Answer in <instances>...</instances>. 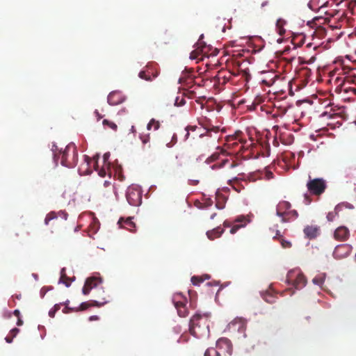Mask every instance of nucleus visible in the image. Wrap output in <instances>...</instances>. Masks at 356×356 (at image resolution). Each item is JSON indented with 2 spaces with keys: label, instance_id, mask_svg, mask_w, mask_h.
<instances>
[{
  "label": "nucleus",
  "instance_id": "obj_1",
  "mask_svg": "<svg viewBox=\"0 0 356 356\" xmlns=\"http://www.w3.org/2000/svg\"><path fill=\"white\" fill-rule=\"evenodd\" d=\"M58 159H60L62 165L70 168L75 167L78 162V152L75 145L73 143L67 145L63 151L60 152L58 155L54 153L56 165H58Z\"/></svg>",
  "mask_w": 356,
  "mask_h": 356
},
{
  "label": "nucleus",
  "instance_id": "obj_2",
  "mask_svg": "<svg viewBox=\"0 0 356 356\" xmlns=\"http://www.w3.org/2000/svg\"><path fill=\"white\" fill-rule=\"evenodd\" d=\"M209 320L206 315L196 314L191 318L189 323L190 333L197 338H200L209 332Z\"/></svg>",
  "mask_w": 356,
  "mask_h": 356
},
{
  "label": "nucleus",
  "instance_id": "obj_3",
  "mask_svg": "<svg viewBox=\"0 0 356 356\" xmlns=\"http://www.w3.org/2000/svg\"><path fill=\"white\" fill-rule=\"evenodd\" d=\"M307 188L311 195L320 196L327 188V182L323 178H314L309 177L307 183Z\"/></svg>",
  "mask_w": 356,
  "mask_h": 356
},
{
  "label": "nucleus",
  "instance_id": "obj_4",
  "mask_svg": "<svg viewBox=\"0 0 356 356\" xmlns=\"http://www.w3.org/2000/svg\"><path fill=\"white\" fill-rule=\"evenodd\" d=\"M127 200L131 206H139L142 202V192L138 186L131 185L126 193Z\"/></svg>",
  "mask_w": 356,
  "mask_h": 356
},
{
  "label": "nucleus",
  "instance_id": "obj_5",
  "mask_svg": "<svg viewBox=\"0 0 356 356\" xmlns=\"http://www.w3.org/2000/svg\"><path fill=\"white\" fill-rule=\"evenodd\" d=\"M172 302L180 317H186L188 314L186 307L187 299L181 293H175L173 296Z\"/></svg>",
  "mask_w": 356,
  "mask_h": 356
},
{
  "label": "nucleus",
  "instance_id": "obj_6",
  "mask_svg": "<svg viewBox=\"0 0 356 356\" xmlns=\"http://www.w3.org/2000/svg\"><path fill=\"white\" fill-rule=\"evenodd\" d=\"M287 282L291 284L296 289L303 288L307 284V280L305 275L300 273L290 271L287 274Z\"/></svg>",
  "mask_w": 356,
  "mask_h": 356
},
{
  "label": "nucleus",
  "instance_id": "obj_7",
  "mask_svg": "<svg viewBox=\"0 0 356 356\" xmlns=\"http://www.w3.org/2000/svg\"><path fill=\"white\" fill-rule=\"evenodd\" d=\"M108 301L106 299V298H102V301H97V300H90L88 302H82L79 309H73L67 307V304L69 300H67L64 304L65 305V307L63 309V313H67L69 311H84L91 307H101L104 305Z\"/></svg>",
  "mask_w": 356,
  "mask_h": 356
},
{
  "label": "nucleus",
  "instance_id": "obj_8",
  "mask_svg": "<svg viewBox=\"0 0 356 356\" xmlns=\"http://www.w3.org/2000/svg\"><path fill=\"white\" fill-rule=\"evenodd\" d=\"M216 350H218L221 355L230 356L232 353V345L227 338H220L216 342Z\"/></svg>",
  "mask_w": 356,
  "mask_h": 356
},
{
  "label": "nucleus",
  "instance_id": "obj_9",
  "mask_svg": "<svg viewBox=\"0 0 356 356\" xmlns=\"http://www.w3.org/2000/svg\"><path fill=\"white\" fill-rule=\"evenodd\" d=\"M102 282V278L97 277H91L88 278L84 284V286L82 289V293L84 295H88L90 292V291L97 286H98L99 284H101Z\"/></svg>",
  "mask_w": 356,
  "mask_h": 356
},
{
  "label": "nucleus",
  "instance_id": "obj_10",
  "mask_svg": "<svg viewBox=\"0 0 356 356\" xmlns=\"http://www.w3.org/2000/svg\"><path fill=\"white\" fill-rule=\"evenodd\" d=\"M351 246L348 244H341L337 245L334 252L333 256L336 259H343L350 254Z\"/></svg>",
  "mask_w": 356,
  "mask_h": 356
},
{
  "label": "nucleus",
  "instance_id": "obj_11",
  "mask_svg": "<svg viewBox=\"0 0 356 356\" xmlns=\"http://www.w3.org/2000/svg\"><path fill=\"white\" fill-rule=\"evenodd\" d=\"M278 78L275 72H264L261 74V83L266 86H271Z\"/></svg>",
  "mask_w": 356,
  "mask_h": 356
},
{
  "label": "nucleus",
  "instance_id": "obj_12",
  "mask_svg": "<svg viewBox=\"0 0 356 356\" xmlns=\"http://www.w3.org/2000/svg\"><path fill=\"white\" fill-rule=\"evenodd\" d=\"M349 235V230L345 226L339 227L334 232V238L336 240L341 241H346L348 238Z\"/></svg>",
  "mask_w": 356,
  "mask_h": 356
},
{
  "label": "nucleus",
  "instance_id": "obj_13",
  "mask_svg": "<svg viewBox=\"0 0 356 356\" xmlns=\"http://www.w3.org/2000/svg\"><path fill=\"white\" fill-rule=\"evenodd\" d=\"M185 131H186V134H185V136H184V138L185 140H187L189 138V136H190V132H196L195 134H193V138H195V136H198L200 138H203L205 136V134H204L202 132V128L201 127H199L196 125H189V126H187L186 128H185Z\"/></svg>",
  "mask_w": 356,
  "mask_h": 356
},
{
  "label": "nucleus",
  "instance_id": "obj_14",
  "mask_svg": "<svg viewBox=\"0 0 356 356\" xmlns=\"http://www.w3.org/2000/svg\"><path fill=\"white\" fill-rule=\"evenodd\" d=\"M305 236L309 239L316 238L320 233V227L317 225H307L304 228Z\"/></svg>",
  "mask_w": 356,
  "mask_h": 356
},
{
  "label": "nucleus",
  "instance_id": "obj_15",
  "mask_svg": "<svg viewBox=\"0 0 356 356\" xmlns=\"http://www.w3.org/2000/svg\"><path fill=\"white\" fill-rule=\"evenodd\" d=\"M202 38H203V35L200 36L198 42L196 44V49H195L190 54V58L191 60L198 59L200 53L204 52V49L206 47V44L204 42L202 41Z\"/></svg>",
  "mask_w": 356,
  "mask_h": 356
},
{
  "label": "nucleus",
  "instance_id": "obj_16",
  "mask_svg": "<svg viewBox=\"0 0 356 356\" xmlns=\"http://www.w3.org/2000/svg\"><path fill=\"white\" fill-rule=\"evenodd\" d=\"M291 207L290 202L287 201H281L276 207V214L281 218L285 215L288 210Z\"/></svg>",
  "mask_w": 356,
  "mask_h": 356
},
{
  "label": "nucleus",
  "instance_id": "obj_17",
  "mask_svg": "<svg viewBox=\"0 0 356 356\" xmlns=\"http://www.w3.org/2000/svg\"><path fill=\"white\" fill-rule=\"evenodd\" d=\"M107 101L110 105L115 106L122 103L123 98L120 92L113 91L108 95Z\"/></svg>",
  "mask_w": 356,
  "mask_h": 356
},
{
  "label": "nucleus",
  "instance_id": "obj_18",
  "mask_svg": "<svg viewBox=\"0 0 356 356\" xmlns=\"http://www.w3.org/2000/svg\"><path fill=\"white\" fill-rule=\"evenodd\" d=\"M118 224L131 232L135 230L136 225L132 221V218H127L125 220L123 218H120L118 220Z\"/></svg>",
  "mask_w": 356,
  "mask_h": 356
},
{
  "label": "nucleus",
  "instance_id": "obj_19",
  "mask_svg": "<svg viewBox=\"0 0 356 356\" xmlns=\"http://www.w3.org/2000/svg\"><path fill=\"white\" fill-rule=\"evenodd\" d=\"M298 213L296 210H289L285 213V215L281 218L282 222H287L291 220H295L298 218Z\"/></svg>",
  "mask_w": 356,
  "mask_h": 356
},
{
  "label": "nucleus",
  "instance_id": "obj_20",
  "mask_svg": "<svg viewBox=\"0 0 356 356\" xmlns=\"http://www.w3.org/2000/svg\"><path fill=\"white\" fill-rule=\"evenodd\" d=\"M223 232L224 229H221L220 227H218L212 230L208 231L207 232V236L210 240H213L220 237Z\"/></svg>",
  "mask_w": 356,
  "mask_h": 356
},
{
  "label": "nucleus",
  "instance_id": "obj_21",
  "mask_svg": "<svg viewBox=\"0 0 356 356\" xmlns=\"http://www.w3.org/2000/svg\"><path fill=\"white\" fill-rule=\"evenodd\" d=\"M245 225L246 222H245L244 224H235L234 225H232V222L228 220H225L223 222V225L225 227H231L230 233L232 234H235L240 228L244 227Z\"/></svg>",
  "mask_w": 356,
  "mask_h": 356
},
{
  "label": "nucleus",
  "instance_id": "obj_22",
  "mask_svg": "<svg viewBox=\"0 0 356 356\" xmlns=\"http://www.w3.org/2000/svg\"><path fill=\"white\" fill-rule=\"evenodd\" d=\"M326 274L324 273H318L312 280L314 284L318 285L320 287H323V284L325 282Z\"/></svg>",
  "mask_w": 356,
  "mask_h": 356
},
{
  "label": "nucleus",
  "instance_id": "obj_23",
  "mask_svg": "<svg viewBox=\"0 0 356 356\" xmlns=\"http://www.w3.org/2000/svg\"><path fill=\"white\" fill-rule=\"evenodd\" d=\"M150 65H147L145 67V69L139 72L138 76L144 79L145 81H152V78L151 77L150 74H147V72H149L150 69Z\"/></svg>",
  "mask_w": 356,
  "mask_h": 356
},
{
  "label": "nucleus",
  "instance_id": "obj_24",
  "mask_svg": "<svg viewBox=\"0 0 356 356\" xmlns=\"http://www.w3.org/2000/svg\"><path fill=\"white\" fill-rule=\"evenodd\" d=\"M273 239H280L281 245L283 248H289L291 246V242L284 240L282 236L280 235V232L279 230L276 231V235L274 236Z\"/></svg>",
  "mask_w": 356,
  "mask_h": 356
},
{
  "label": "nucleus",
  "instance_id": "obj_25",
  "mask_svg": "<svg viewBox=\"0 0 356 356\" xmlns=\"http://www.w3.org/2000/svg\"><path fill=\"white\" fill-rule=\"evenodd\" d=\"M261 296L263 299L268 303H274L276 300V297L273 294L272 292L270 291H266L264 293H261Z\"/></svg>",
  "mask_w": 356,
  "mask_h": 356
},
{
  "label": "nucleus",
  "instance_id": "obj_26",
  "mask_svg": "<svg viewBox=\"0 0 356 356\" xmlns=\"http://www.w3.org/2000/svg\"><path fill=\"white\" fill-rule=\"evenodd\" d=\"M72 280L67 276L65 268H63L60 270V282L63 283L66 286H69Z\"/></svg>",
  "mask_w": 356,
  "mask_h": 356
},
{
  "label": "nucleus",
  "instance_id": "obj_27",
  "mask_svg": "<svg viewBox=\"0 0 356 356\" xmlns=\"http://www.w3.org/2000/svg\"><path fill=\"white\" fill-rule=\"evenodd\" d=\"M218 149H220V153H222V154H224L225 152V151L223 149H222V148L218 147ZM219 156H220V152H215L213 154H211L210 156H209L206 159L205 162L207 164H210V163H211L213 162H215L217 160H218Z\"/></svg>",
  "mask_w": 356,
  "mask_h": 356
},
{
  "label": "nucleus",
  "instance_id": "obj_28",
  "mask_svg": "<svg viewBox=\"0 0 356 356\" xmlns=\"http://www.w3.org/2000/svg\"><path fill=\"white\" fill-rule=\"evenodd\" d=\"M93 161V163H94V168H95V170H97V171H98V174H99V176H101V177H105V176H106V169H108V168H107V167H106V165H104L102 166V168L100 170H99V168H98V164H97V159H96V158H95V157H94V158H93V161Z\"/></svg>",
  "mask_w": 356,
  "mask_h": 356
},
{
  "label": "nucleus",
  "instance_id": "obj_29",
  "mask_svg": "<svg viewBox=\"0 0 356 356\" xmlns=\"http://www.w3.org/2000/svg\"><path fill=\"white\" fill-rule=\"evenodd\" d=\"M102 124L105 129H111L113 131H116L118 129L117 124L115 122L110 121L108 120H104Z\"/></svg>",
  "mask_w": 356,
  "mask_h": 356
},
{
  "label": "nucleus",
  "instance_id": "obj_30",
  "mask_svg": "<svg viewBox=\"0 0 356 356\" xmlns=\"http://www.w3.org/2000/svg\"><path fill=\"white\" fill-rule=\"evenodd\" d=\"M242 133L241 131H237L234 135L228 136L226 138V141L227 142V143H231L232 141H234V140H238V141L241 142V138L239 137H240V135ZM227 145H230L229 144H227Z\"/></svg>",
  "mask_w": 356,
  "mask_h": 356
},
{
  "label": "nucleus",
  "instance_id": "obj_31",
  "mask_svg": "<svg viewBox=\"0 0 356 356\" xmlns=\"http://www.w3.org/2000/svg\"><path fill=\"white\" fill-rule=\"evenodd\" d=\"M204 356H221V353L214 348H209L205 351Z\"/></svg>",
  "mask_w": 356,
  "mask_h": 356
},
{
  "label": "nucleus",
  "instance_id": "obj_32",
  "mask_svg": "<svg viewBox=\"0 0 356 356\" xmlns=\"http://www.w3.org/2000/svg\"><path fill=\"white\" fill-rule=\"evenodd\" d=\"M152 127L154 128V130L159 129L160 127V122L155 119H152L147 124V129L148 130H151Z\"/></svg>",
  "mask_w": 356,
  "mask_h": 356
},
{
  "label": "nucleus",
  "instance_id": "obj_33",
  "mask_svg": "<svg viewBox=\"0 0 356 356\" xmlns=\"http://www.w3.org/2000/svg\"><path fill=\"white\" fill-rule=\"evenodd\" d=\"M104 186L105 188H108V190L107 191L103 193L104 196L109 197V195L114 191V188L113 186H111V182L108 181H105L104 183Z\"/></svg>",
  "mask_w": 356,
  "mask_h": 356
},
{
  "label": "nucleus",
  "instance_id": "obj_34",
  "mask_svg": "<svg viewBox=\"0 0 356 356\" xmlns=\"http://www.w3.org/2000/svg\"><path fill=\"white\" fill-rule=\"evenodd\" d=\"M343 208H346V209H354V206L352 204L346 202L339 203V204H338L336 206V210H339V211Z\"/></svg>",
  "mask_w": 356,
  "mask_h": 356
},
{
  "label": "nucleus",
  "instance_id": "obj_35",
  "mask_svg": "<svg viewBox=\"0 0 356 356\" xmlns=\"http://www.w3.org/2000/svg\"><path fill=\"white\" fill-rule=\"evenodd\" d=\"M56 218H57L56 213L54 211H51L46 216L45 219H44V224L47 225H49V222L51 220L56 219Z\"/></svg>",
  "mask_w": 356,
  "mask_h": 356
},
{
  "label": "nucleus",
  "instance_id": "obj_36",
  "mask_svg": "<svg viewBox=\"0 0 356 356\" xmlns=\"http://www.w3.org/2000/svg\"><path fill=\"white\" fill-rule=\"evenodd\" d=\"M147 65H150L151 66H150V69L149 70V72H147V74H150L151 77L153 79L158 76V72H157L156 70L154 69L155 64L151 63H148Z\"/></svg>",
  "mask_w": 356,
  "mask_h": 356
},
{
  "label": "nucleus",
  "instance_id": "obj_37",
  "mask_svg": "<svg viewBox=\"0 0 356 356\" xmlns=\"http://www.w3.org/2000/svg\"><path fill=\"white\" fill-rule=\"evenodd\" d=\"M229 162L228 159H224L222 161L218 163H215L211 166L212 170H218L223 168L227 163Z\"/></svg>",
  "mask_w": 356,
  "mask_h": 356
},
{
  "label": "nucleus",
  "instance_id": "obj_38",
  "mask_svg": "<svg viewBox=\"0 0 356 356\" xmlns=\"http://www.w3.org/2000/svg\"><path fill=\"white\" fill-rule=\"evenodd\" d=\"M339 212V210H336V207L334 208V210L333 211H330L327 213V219L328 221L330 222H332L336 216L338 214V213Z\"/></svg>",
  "mask_w": 356,
  "mask_h": 356
},
{
  "label": "nucleus",
  "instance_id": "obj_39",
  "mask_svg": "<svg viewBox=\"0 0 356 356\" xmlns=\"http://www.w3.org/2000/svg\"><path fill=\"white\" fill-rule=\"evenodd\" d=\"M191 282L194 285H198L200 283L204 282V279L202 277L193 276L191 277Z\"/></svg>",
  "mask_w": 356,
  "mask_h": 356
},
{
  "label": "nucleus",
  "instance_id": "obj_40",
  "mask_svg": "<svg viewBox=\"0 0 356 356\" xmlns=\"http://www.w3.org/2000/svg\"><path fill=\"white\" fill-rule=\"evenodd\" d=\"M186 104V101L183 97L181 98L177 97L175 100V105L177 106H183Z\"/></svg>",
  "mask_w": 356,
  "mask_h": 356
},
{
  "label": "nucleus",
  "instance_id": "obj_41",
  "mask_svg": "<svg viewBox=\"0 0 356 356\" xmlns=\"http://www.w3.org/2000/svg\"><path fill=\"white\" fill-rule=\"evenodd\" d=\"M219 130V128L218 127H212V128L207 129L204 134H205V136L211 137L210 133L211 131L218 132Z\"/></svg>",
  "mask_w": 356,
  "mask_h": 356
},
{
  "label": "nucleus",
  "instance_id": "obj_42",
  "mask_svg": "<svg viewBox=\"0 0 356 356\" xmlns=\"http://www.w3.org/2000/svg\"><path fill=\"white\" fill-rule=\"evenodd\" d=\"M110 157V153L106 152L103 156L104 165H106L107 168H109L110 163L108 162V160Z\"/></svg>",
  "mask_w": 356,
  "mask_h": 356
},
{
  "label": "nucleus",
  "instance_id": "obj_43",
  "mask_svg": "<svg viewBox=\"0 0 356 356\" xmlns=\"http://www.w3.org/2000/svg\"><path fill=\"white\" fill-rule=\"evenodd\" d=\"M140 138V140H142V143L144 145L149 143V140H150V137H149V134L141 135Z\"/></svg>",
  "mask_w": 356,
  "mask_h": 356
},
{
  "label": "nucleus",
  "instance_id": "obj_44",
  "mask_svg": "<svg viewBox=\"0 0 356 356\" xmlns=\"http://www.w3.org/2000/svg\"><path fill=\"white\" fill-rule=\"evenodd\" d=\"M19 330L18 328H13L10 330V334L13 337H15L16 335L19 333Z\"/></svg>",
  "mask_w": 356,
  "mask_h": 356
},
{
  "label": "nucleus",
  "instance_id": "obj_45",
  "mask_svg": "<svg viewBox=\"0 0 356 356\" xmlns=\"http://www.w3.org/2000/svg\"><path fill=\"white\" fill-rule=\"evenodd\" d=\"M237 322L240 323L241 327L243 326V323L241 322V320H238V321L235 320L229 323V325H228L229 327V328L233 327L236 324Z\"/></svg>",
  "mask_w": 356,
  "mask_h": 356
},
{
  "label": "nucleus",
  "instance_id": "obj_46",
  "mask_svg": "<svg viewBox=\"0 0 356 356\" xmlns=\"http://www.w3.org/2000/svg\"><path fill=\"white\" fill-rule=\"evenodd\" d=\"M273 177V174L270 171H266V179H270Z\"/></svg>",
  "mask_w": 356,
  "mask_h": 356
},
{
  "label": "nucleus",
  "instance_id": "obj_47",
  "mask_svg": "<svg viewBox=\"0 0 356 356\" xmlns=\"http://www.w3.org/2000/svg\"><path fill=\"white\" fill-rule=\"evenodd\" d=\"M269 1H264L261 4V8L264 10H265V7L269 6Z\"/></svg>",
  "mask_w": 356,
  "mask_h": 356
},
{
  "label": "nucleus",
  "instance_id": "obj_48",
  "mask_svg": "<svg viewBox=\"0 0 356 356\" xmlns=\"http://www.w3.org/2000/svg\"><path fill=\"white\" fill-rule=\"evenodd\" d=\"M280 20H279V21H277V27H278V29H279V33H280V35H282V34H284V29H283L280 26Z\"/></svg>",
  "mask_w": 356,
  "mask_h": 356
},
{
  "label": "nucleus",
  "instance_id": "obj_49",
  "mask_svg": "<svg viewBox=\"0 0 356 356\" xmlns=\"http://www.w3.org/2000/svg\"><path fill=\"white\" fill-rule=\"evenodd\" d=\"M13 338L10 334L8 335L6 338H5V340L7 343H10L13 342Z\"/></svg>",
  "mask_w": 356,
  "mask_h": 356
},
{
  "label": "nucleus",
  "instance_id": "obj_50",
  "mask_svg": "<svg viewBox=\"0 0 356 356\" xmlns=\"http://www.w3.org/2000/svg\"><path fill=\"white\" fill-rule=\"evenodd\" d=\"M304 197H305V203L307 204H309L312 201L309 195L308 194H305Z\"/></svg>",
  "mask_w": 356,
  "mask_h": 356
},
{
  "label": "nucleus",
  "instance_id": "obj_51",
  "mask_svg": "<svg viewBox=\"0 0 356 356\" xmlns=\"http://www.w3.org/2000/svg\"><path fill=\"white\" fill-rule=\"evenodd\" d=\"M56 311L52 308L49 312V316L51 318H54L55 316Z\"/></svg>",
  "mask_w": 356,
  "mask_h": 356
},
{
  "label": "nucleus",
  "instance_id": "obj_52",
  "mask_svg": "<svg viewBox=\"0 0 356 356\" xmlns=\"http://www.w3.org/2000/svg\"><path fill=\"white\" fill-rule=\"evenodd\" d=\"M95 115H96L98 120L103 118V116L99 113L97 110L95 111Z\"/></svg>",
  "mask_w": 356,
  "mask_h": 356
},
{
  "label": "nucleus",
  "instance_id": "obj_53",
  "mask_svg": "<svg viewBox=\"0 0 356 356\" xmlns=\"http://www.w3.org/2000/svg\"><path fill=\"white\" fill-rule=\"evenodd\" d=\"M61 305H62V303H60V304H56V305L54 306L53 309H54L56 312H57V311H58V310L60 309V306H61Z\"/></svg>",
  "mask_w": 356,
  "mask_h": 356
},
{
  "label": "nucleus",
  "instance_id": "obj_54",
  "mask_svg": "<svg viewBox=\"0 0 356 356\" xmlns=\"http://www.w3.org/2000/svg\"><path fill=\"white\" fill-rule=\"evenodd\" d=\"M99 320V317L97 316H91L90 318H89V321H97Z\"/></svg>",
  "mask_w": 356,
  "mask_h": 356
},
{
  "label": "nucleus",
  "instance_id": "obj_55",
  "mask_svg": "<svg viewBox=\"0 0 356 356\" xmlns=\"http://www.w3.org/2000/svg\"><path fill=\"white\" fill-rule=\"evenodd\" d=\"M14 315L17 318L20 317V312L18 309H15L13 312Z\"/></svg>",
  "mask_w": 356,
  "mask_h": 356
},
{
  "label": "nucleus",
  "instance_id": "obj_56",
  "mask_svg": "<svg viewBox=\"0 0 356 356\" xmlns=\"http://www.w3.org/2000/svg\"><path fill=\"white\" fill-rule=\"evenodd\" d=\"M17 325L18 326H21L23 325V321L20 318V317L17 318Z\"/></svg>",
  "mask_w": 356,
  "mask_h": 356
},
{
  "label": "nucleus",
  "instance_id": "obj_57",
  "mask_svg": "<svg viewBox=\"0 0 356 356\" xmlns=\"http://www.w3.org/2000/svg\"><path fill=\"white\" fill-rule=\"evenodd\" d=\"M245 220V218L244 217L238 218L235 220V222H243Z\"/></svg>",
  "mask_w": 356,
  "mask_h": 356
},
{
  "label": "nucleus",
  "instance_id": "obj_58",
  "mask_svg": "<svg viewBox=\"0 0 356 356\" xmlns=\"http://www.w3.org/2000/svg\"><path fill=\"white\" fill-rule=\"evenodd\" d=\"M238 164L236 163H234V162H232L231 164H230V168H234L235 166H236Z\"/></svg>",
  "mask_w": 356,
  "mask_h": 356
},
{
  "label": "nucleus",
  "instance_id": "obj_59",
  "mask_svg": "<svg viewBox=\"0 0 356 356\" xmlns=\"http://www.w3.org/2000/svg\"><path fill=\"white\" fill-rule=\"evenodd\" d=\"M218 81V82H219V81H220V77H219V76H215V83H216V81Z\"/></svg>",
  "mask_w": 356,
  "mask_h": 356
},
{
  "label": "nucleus",
  "instance_id": "obj_60",
  "mask_svg": "<svg viewBox=\"0 0 356 356\" xmlns=\"http://www.w3.org/2000/svg\"><path fill=\"white\" fill-rule=\"evenodd\" d=\"M216 207H217L218 209H222L224 207H223V206H220V205H219V204H218V203H217V204H216Z\"/></svg>",
  "mask_w": 356,
  "mask_h": 356
},
{
  "label": "nucleus",
  "instance_id": "obj_61",
  "mask_svg": "<svg viewBox=\"0 0 356 356\" xmlns=\"http://www.w3.org/2000/svg\"><path fill=\"white\" fill-rule=\"evenodd\" d=\"M216 213H213L211 216V219H213L214 217L216 216Z\"/></svg>",
  "mask_w": 356,
  "mask_h": 356
},
{
  "label": "nucleus",
  "instance_id": "obj_62",
  "mask_svg": "<svg viewBox=\"0 0 356 356\" xmlns=\"http://www.w3.org/2000/svg\"><path fill=\"white\" fill-rule=\"evenodd\" d=\"M33 276L34 277L35 279H38V275L36 274H33Z\"/></svg>",
  "mask_w": 356,
  "mask_h": 356
},
{
  "label": "nucleus",
  "instance_id": "obj_63",
  "mask_svg": "<svg viewBox=\"0 0 356 356\" xmlns=\"http://www.w3.org/2000/svg\"><path fill=\"white\" fill-rule=\"evenodd\" d=\"M198 182H199L198 181H194V184H195H195H198Z\"/></svg>",
  "mask_w": 356,
  "mask_h": 356
},
{
  "label": "nucleus",
  "instance_id": "obj_64",
  "mask_svg": "<svg viewBox=\"0 0 356 356\" xmlns=\"http://www.w3.org/2000/svg\"><path fill=\"white\" fill-rule=\"evenodd\" d=\"M16 298L19 299L21 298V296L20 295L19 296H17Z\"/></svg>",
  "mask_w": 356,
  "mask_h": 356
}]
</instances>
